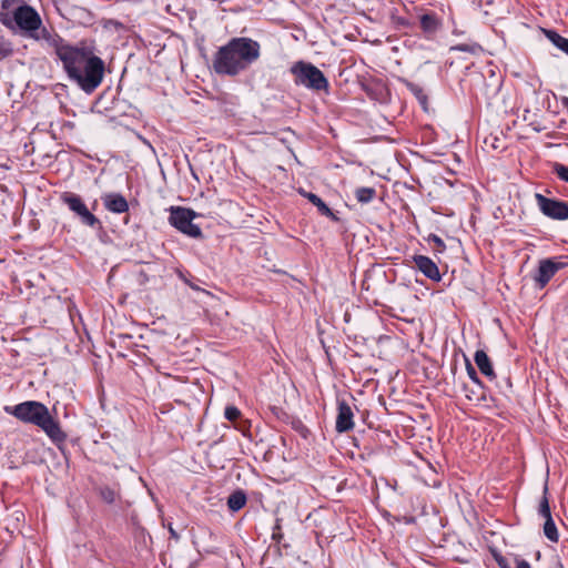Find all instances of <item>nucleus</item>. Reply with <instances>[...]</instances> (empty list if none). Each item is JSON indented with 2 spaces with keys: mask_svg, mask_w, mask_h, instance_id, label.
I'll return each instance as SVG.
<instances>
[{
  "mask_svg": "<svg viewBox=\"0 0 568 568\" xmlns=\"http://www.w3.org/2000/svg\"><path fill=\"white\" fill-rule=\"evenodd\" d=\"M54 51L69 79L84 92L92 93L101 84L104 62L91 50L65 44L61 39L54 43Z\"/></svg>",
  "mask_w": 568,
  "mask_h": 568,
  "instance_id": "1",
  "label": "nucleus"
},
{
  "mask_svg": "<svg viewBox=\"0 0 568 568\" xmlns=\"http://www.w3.org/2000/svg\"><path fill=\"white\" fill-rule=\"evenodd\" d=\"M261 54L260 43L251 38H232L213 55L212 68L216 74L235 77L254 63Z\"/></svg>",
  "mask_w": 568,
  "mask_h": 568,
  "instance_id": "2",
  "label": "nucleus"
},
{
  "mask_svg": "<svg viewBox=\"0 0 568 568\" xmlns=\"http://www.w3.org/2000/svg\"><path fill=\"white\" fill-rule=\"evenodd\" d=\"M3 410L26 424L38 426L55 444L65 442L67 434L48 407L37 400H27L14 406H4Z\"/></svg>",
  "mask_w": 568,
  "mask_h": 568,
  "instance_id": "3",
  "label": "nucleus"
},
{
  "mask_svg": "<svg viewBox=\"0 0 568 568\" xmlns=\"http://www.w3.org/2000/svg\"><path fill=\"white\" fill-rule=\"evenodd\" d=\"M13 21L18 29L34 40H44L54 48L61 39L41 29L42 20L39 13L30 6L23 4L13 11Z\"/></svg>",
  "mask_w": 568,
  "mask_h": 568,
  "instance_id": "4",
  "label": "nucleus"
},
{
  "mask_svg": "<svg viewBox=\"0 0 568 568\" xmlns=\"http://www.w3.org/2000/svg\"><path fill=\"white\" fill-rule=\"evenodd\" d=\"M294 82L315 91H327L328 81L323 72L312 63L297 61L291 67Z\"/></svg>",
  "mask_w": 568,
  "mask_h": 568,
  "instance_id": "5",
  "label": "nucleus"
},
{
  "mask_svg": "<svg viewBox=\"0 0 568 568\" xmlns=\"http://www.w3.org/2000/svg\"><path fill=\"white\" fill-rule=\"evenodd\" d=\"M169 212V222L173 227L190 237L196 239L202 235L200 226L193 223L196 216L194 211L182 206H171Z\"/></svg>",
  "mask_w": 568,
  "mask_h": 568,
  "instance_id": "6",
  "label": "nucleus"
},
{
  "mask_svg": "<svg viewBox=\"0 0 568 568\" xmlns=\"http://www.w3.org/2000/svg\"><path fill=\"white\" fill-rule=\"evenodd\" d=\"M61 201L68 205V207L78 215L81 222L88 226H95L99 224V220L92 214L87 207L83 200L74 193L63 192L60 196Z\"/></svg>",
  "mask_w": 568,
  "mask_h": 568,
  "instance_id": "7",
  "label": "nucleus"
},
{
  "mask_svg": "<svg viewBox=\"0 0 568 568\" xmlns=\"http://www.w3.org/2000/svg\"><path fill=\"white\" fill-rule=\"evenodd\" d=\"M536 199L545 215L556 220L568 219V205L566 203L548 199L541 194H537Z\"/></svg>",
  "mask_w": 568,
  "mask_h": 568,
  "instance_id": "8",
  "label": "nucleus"
},
{
  "mask_svg": "<svg viewBox=\"0 0 568 568\" xmlns=\"http://www.w3.org/2000/svg\"><path fill=\"white\" fill-rule=\"evenodd\" d=\"M335 428L337 433H346L354 428V413L345 400H339L337 404Z\"/></svg>",
  "mask_w": 568,
  "mask_h": 568,
  "instance_id": "9",
  "label": "nucleus"
},
{
  "mask_svg": "<svg viewBox=\"0 0 568 568\" xmlns=\"http://www.w3.org/2000/svg\"><path fill=\"white\" fill-rule=\"evenodd\" d=\"M413 261L417 268L429 280L435 282H439L442 280L438 266L429 257L425 255H415L413 256Z\"/></svg>",
  "mask_w": 568,
  "mask_h": 568,
  "instance_id": "10",
  "label": "nucleus"
},
{
  "mask_svg": "<svg viewBox=\"0 0 568 568\" xmlns=\"http://www.w3.org/2000/svg\"><path fill=\"white\" fill-rule=\"evenodd\" d=\"M560 267V263H555L551 260L541 261L535 277L539 286L544 287Z\"/></svg>",
  "mask_w": 568,
  "mask_h": 568,
  "instance_id": "11",
  "label": "nucleus"
},
{
  "mask_svg": "<svg viewBox=\"0 0 568 568\" xmlns=\"http://www.w3.org/2000/svg\"><path fill=\"white\" fill-rule=\"evenodd\" d=\"M102 201L108 211L116 214L124 213L129 210L125 197L119 193H109L102 196Z\"/></svg>",
  "mask_w": 568,
  "mask_h": 568,
  "instance_id": "12",
  "label": "nucleus"
},
{
  "mask_svg": "<svg viewBox=\"0 0 568 568\" xmlns=\"http://www.w3.org/2000/svg\"><path fill=\"white\" fill-rule=\"evenodd\" d=\"M474 359L481 374L487 376L489 379L496 378L493 364L485 351L478 349L475 353Z\"/></svg>",
  "mask_w": 568,
  "mask_h": 568,
  "instance_id": "13",
  "label": "nucleus"
},
{
  "mask_svg": "<svg viewBox=\"0 0 568 568\" xmlns=\"http://www.w3.org/2000/svg\"><path fill=\"white\" fill-rule=\"evenodd\" d=\"M542 33L546 38L561 52L568 55V39L560 36L554 30L542 29Z\"/></svg>",
  "mask_w": 568,
  "mask_h": 568,
  "instance_id": "14",
  "label": "nucleus"
},
{
  "mask_svg": "<svg viewBox=\"0 0 568 568\" xmlns=\"http://www.w3.org/2000/svg\"><path fill=\"white\" fill-rule=\"evenodd\" d=\"M420 26L425 32H435L440 27V20L433 13L423 14Z\"/></svg>",
  "mask_w": 568,
  "mask_h": 568,
  "instance_id": "15",
  "label": "nucleus"
},
{
  "mask_svg": "<svg viewBox=\"0 0 568 568\" xmlns=\"http://www.w3.org/2000/svg\"><path fill=\"white\" fill-rule=\"evenodd\" d=\"M306 196L320 211L321 214L335 220V215L332 210L314 193H304Z\"/></svg>",
  "mask_w": 568,
  "mask_h": 568,
  "instance_id": "16",
  "label": "nucleus"
},
{
  "mask_svg": "<svg viewBox=\"0 0 568 568\" xmlns=\"http://www.w3.org/2000/svg\"><path fill=\"white\" fill-rule=\"evenodd\" d=\"M246 497L243 493L236 491L227 499V506L232 511H237L245 506Z\"/></svg>",
  "mask_w": 568,
  "mask_h": 568,
  "instance_id": "17",
  "label": "nucleus"
},
{
  "mask_svg": "<svg viewBox=\"0 0 568 568\" xmlns=\"http://www.w3.org/2000/svg\"><path fill=\"white\" fill-rule=\"evenodd\" d=\"M544 534L551 542H558L559 532L552 518L545 519Z\"/></svg>",
  "mask_w": 568,
  "mask_h": 568,
  "instance_id": "18",
  "label": "nucleus"
},
{
  "mask_svg": "<svg viewBox=\"0 0 568 568\" xmlns=\"http://www.w3.org/2000/svg\"><path fill=\"white\" fill-rule=\"evenodd\" d=\"M355 195L358 202L368 203L375 197L376 191L373 187H359L356 190Z\"/></svg>",
  "mask_w": 568,
  "mask_h": 568,
  "instance_id": "19",
  "label": "nucleus"
},
{
  "mask_svg": "<svg viewBox=\"0 0 568 568\" xmlns=\"http://www.w3.org/2000/svg\"><path fill=\"white\" fill-rule=\"evenodd\" d=\"M539 514L546 519L551 518L549 500L547 497V487H545L544 496L539 501Z\"/></svg>",
  "mask_w": 568,
  "mask_h": 568,
  "instance_id": "20",
  "label": "nucleus"
},
{
  "mask_svg": "<svg viewBox=\"0 0 568 568\" xmlns=\"http://www.w3.org/2000/svg\"><path fill=\"white\" fill-rule=\"evenodd\" d=\"M13 53V47L10 41L0 40V60L10 57Z\"/></svg>",
  "mask_w": 568,
  "mask_h": 568,
  "instance_id": "21",
  "label": "nucleus"
},
{
  "mask_svg": "<svg viewBox=\"0 0 568 568\" xmlns=\"http://www.w3.org/2000/svg\"><path fill=\"white\" fill-rule=\"evenodd\" d=\"M224 416L226 419L234 422L241 416V412L237 407L230 405L225 407Z\"/></svg>",
  "mask_w": 568,
  "mask_h": 568,
  "instance_id": "22",
  "label": "nucleus"
},
{
  "mask_svg": "<svg viewBox=\"0 0 568 568\" xmlns=\"http://www.w3.org/2000/svg\"><path fill=\"white\" fill-rule=\"evenodd\" d=\"M554 170L560 180L568 183V166L557 163Z\"/></svg>",
  "mask_w": 568,
  "mask_h": 568,
  "instance_id": "23",
  "label": "nucleus"
},
{
  "mask_svg": "<svg viewBox=\"0 0 568 568\" xmlns=\"http://www.w3.org/2000/svg\"><path fill=\"white\" fill-rule=\"evenodd\" d=\"M453 50H458V51H467V52H470V53H476L480 50V47L477 45V44H473V45H468V44H458V45H455L452 48Z\"/></svg>",
  "mask_w": 568,
  "mask_h": 568,
  "instance_id": "24",
  "label": "nucleus"
},
{
  "mask_svg": "<svg viewBox=\"0 0 568 568\" xmlns=\"http://www.w3.org/2000/svg\"><path fill=\"white\" fill-rule=\"evenodd\" d=\"M466 368H467V373H468L469 378L474 383L480 384V381H479V378L477 376V373H476L475 368L471 366V364L469 362H467Z\"/></svg>",
  "mask_w": 568,
  "mask_h": 568,
  "instance_id": "25",
  "label": "nucleus"
},
{
  "mask_svg": "<svg viewBox=\"0 0 568 568\" xmlns=\"http://www.w3.org/2000/svg\"><path fill=\"white\" fill-rule=\"evenodd\" d=\"M429 240L433 241L437 245L439 251H444L445 250V244H444L443 240L439 236L430 235Z\"/></svg>",
  "mask_w": 568,
  "mask_h": 568,
  "instance_id": "26",
  "label": "nucleus"
},
{
  "mask_svg": "<svg viewBox=\"0 0 568 568\" xmlns=\"http://www.w3.org/2000/svg\"><path fill=\"white\" fill-rule=\"evenodd\" d=\"M516 568H531L530 564L524 559H516Z\"/></svg>",
  "mask_w": 568,
  "mask_h": 568,
  "instance_id": "27",
  "label": "nucleus"
},
{
  "mask_svg": "<svg viewBox=\"0 0 568 568\" xmlns=\"http://www.w3.org/2000/svg\"><path fill=\"white\" fill-rule=\"evenodd\" d=\"M496 560L500 568H510L504 557H497Z\"/></svg>",
  "mask_w": 568,
  "mask_h": 568,
  "instance_id": "28",
  "label": "nucleus"
},
{
  "mask_svg": "<svg viewBox=\"0 0 568 568\" xmlns=\"http://www.w3.org/2000/svg\"><path fill=\"white\" fill-rule=\"evenodd\" d=\"M169 531H170V535H171V537H172V538H174L175 540H178V539H179V535H178V532L174 530V528L172 527V525H171V524L169 525Z\"/></svg>",
  "mask_w": 568,
  "mask_h": 568,
  "instance_id": "29",
  "label": "nucleus"
},
{
  "mask_svg": "<svg viewBox=\"0 0 568 568\" xmlns=\"http://www.w3.org/2000/svg\"><path fill=\"white\" fill-rule=\"evenodd\" d=\"M561 105L567 110L568 112V97H561L560 98Z\"/></svg>",
  "mask_w": 568,
  "mask_h": 568,
  "instance_id": "30",
  "label": "nucleus"
},
{
  "mask_svg": "<svg viewBox=\"0 0 568 568\" xmlns=\"http://www.w3.org/2000/svg\"><path fill=\"white\" fill-rule=\"evenodd\" d=\"M8 3H9V0H3V1H2V7H3V8H7V7H8Z\"/></svg>",
  "mask_w": 568,
  "mask_h": 568,
  "instance_id": "31",
  "label": "nucleus"
}]
</instances>
